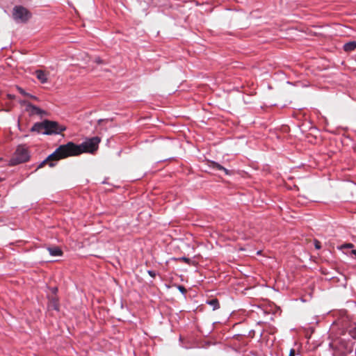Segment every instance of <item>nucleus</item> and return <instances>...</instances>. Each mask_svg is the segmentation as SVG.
I'll list each match as a JSON object with an SVG mask.
<instances>
[{
	"label": "nucleus",
	"mask_w": 356,
	"mask_h": 356,
	"mask_svg": "<svg viewBox=\"0 0 356 356\" xmlns=\"http://www.w3.org/2000/svg\"><path fill=\"white\" fill-rule=\"evenodd\" d=\"M100 141L99 137L95 136L86 140L81 145H76L72 142L61 145L42 161L37 169L42 168L45 165H49L51 168L54 167L56 161L69 156H78L83 152L94 153L97 150Z\"/></svg>",
	"instance_id": "1"
},
{
	"label": "nucleus",
	"mask_w": 356,
	"mask_h": 356,
	"mask_svg": "<svg viewBox=\"0 0 356 356\" xmlns=\"http://www.w3.org/2000/svg\"><path fill=\"white\" fill-rule=\"evenodd\" d=\"M29 159L28 148L25 145H19L9 163L10 165H16L28 161Z\"/></svg>",
	"instance_id": "2"
},
{
	"label": "nucleus",
	"mask_w": 356,
	"mask_h": 356,
	"mask_svg": "<svg viewBox=\"0 0 356 356\" xmlns=\"http://www.w3.org/2000/svg\"><path fill=\"white\" fill-rule=\"evenodd\" d=\"M45 131L43 134H59L66 129L65 126L60 125L57 122L45 120Z\"/></svg>",
	"instance_id": "3"
},
{
	"label": "nucleus",
	"mask_w": 356,
	"mask_h": 356,
	"mask_svg": "<svg viewBox=\"0 0 356 356\" xmlns=\"http://www.w3.org/2000/svg\"><path fill=\"white\" fill-rule=\"evenodd\" d=\"M13 16L14 19H20L22 22H25L30 19L31 13L22 6H15L13 8Z\"/></svg>",
	"instance_id": "4"
},
{
	"label": "nucleus",
	"mask_w": 356,
	"mask_h": 356,
	"mask_svg": "<svg viewBox=\"0 0 356 356\" xmlns=\"http://www.w3.org/2000/svg\"><path fill=\"white\" fill-rule=\"evenodd\" d=\"M25 111L29 113L30 116L34 115H43L47 113L44 110L40 109L39 107L31 104H28V108H25Z\"/></svg>",
	"instance_id": "5"
},
{
	"label": "nucleus",
	"mask_w": 356,
	"mask_h": 356,
	"mask_svg": "<svg viewBox=\"0 0 356 356\" xmlns=\"http://www.w3.org/2000/svg\"><path fill=\"white\" fill-rule=\"evenodd\" d=\"M45 120L41 122H36L31 127V131L43 134V131H45Z\"/></svg>",
	"instance_id": "6"
},
{
	"label": "nucleus",
	"mask_w": 356,
	"mask_h": 356,
	"mask_svg": "<svg viewBox=\"0 0 356 356\" xmlns=\"http://www.w3.org/2000/svg\"><path fill=\"white\" fill-rule=\"evenodd\" d=\"M35 74L38 79L41 83H44L47 82V74L45 72L40 70H38L35 71Z\"/></svg>",
	"instance_id": "7"
},
{
	"label": "nucleus",
	"mask_w": 356,
	"mask_h": 356,
	"mask_svg": "<svg viewBox=\"0 0 356 356\" xmlns=\"http://www.w3.org/2000/svg\"><path fill=\"white\" fill-rule=\"evenodd\" d=\"M49 254L53 257L61 256L63 254V251L61 249L57 246L49 247L47 248Z\"/></svg>",
	"instance_id": "8"
},
{
	"label": "nucleus",
	"mask_w": 356,
	"mask_h": 356,
	"mask_svg": "<svg viewBox=\"0 0 356 356\" xmlns=\"http://www.w3.org/2000/svg\"><path fill=\"white\" fill-rule=\"evenodd\" d=\"M210 166L212 168H213V169L223 171L225 172V174L227 175H231V172H230V171L229 170L226 169L222 165H220L219 163H216L215 161H212L211 163Z\"/></svg>",
	"instance_id": "9"
},
{
	"label": "nucleus",
	"mask_w": 356,
	"mask_h": 356,
	"mask_svg": "<svg viewBox=\"0 0 356 356\" xmlns=\"http://www.w3.org/2000/svg\"><path fill=\"white\" fill-rule=\"evenodd\" d=\"M356 49V42L351 41L343 45V50L346 52H350Z\"/></svg>",
	"instance_id": "10"
},
{
	"label": "nucleus",
	"mask_w": 356,
	"mask_h": 356,
	"mask_svg": "<svg viewBox=\"0 0 356 356\" xmlns=\"http://www.w3.org/2000/svg\"><path fill=\"white\" fill-rule=\"evenodd\" d=\"M207 302L213 307V310H216L220 307L219 302L216 298L209 300Z\"/></svg>",
	"instance_id": "11"
},
{
	"label": "nucleus",
	"mask_w": 356,
	"mask_h": 356,
	"mask_svg": "<svg viewBox=\"0 0 356 356\" xmlns=\"http://www.w3.org/2000/svg\"><path fill=\"white\" fill-rule=\"evenodd\" d=\"M17 90L19 91V92L20 94H22V95L25 96V97H28L29 96V93H27L25 92V90L22 88L21 87H19V86H17Z\"/></svg>",
	"instance_id": "12"
},
{
	"label": "nucleus",
	"mask_w": 356,
	"mask_h": 356,
	"mask_svg": "<svg viewBox=\"0 0 356 356\" xmlns=\"http://www.w3.org/2000/svg\"><path fill=\"white\" fill-rule=\"evenodd\" d=\"M354 247V245L353 243H344L343 245H342L341 246V249H343V248H348V249H350V248H353Z\"/></svg>",
	"instance_id": "13"
},
{
	"label": "nucleus",
	"mask_w": 356,
	"mask_h": 356,
	"mask_svg": "<svg viewBox=\"0 0 356 356\" xmlns=\"http://www.w3.org/2000/svg\"><path fill=\"white\" fill-rule=\"evenodd\" d=\"M178 260L179 261H182L188 264H190L191 262V260L189 259V258H187V257H180L178 259Z\"/></svg>",
	"instance_id": "14"
},
{
	"label": "nucleus",
	"mask_w": 356,
	"mask_h": 356,
	"mask_svg": "<svg viewBox=\"0 0 356 356\" xmlns=\"http://www.w3.org/2000/svg\"><path fill=\"white\" fill-rule=\"evenodd\" d=\"M19 104L22 106H26L25 108H28V104H31V103L26 100H21V101H19Z\"/></svg>",
	"instance_id": "15"
},
{
	"label": "nucleus",
	"mask_w": 356,
	"mask_h": 356,
	"mask_svg": "<svg viewBox=\"0 0 356 356\" xmlns=\"http://www.w3.org/2000/svg\"><path fill=\"white\" fill-rule=\"evenodd\" d=\"M350 334L351 335V337L354 339L356 338V329H353L351 330H350Z\"/></svg>",
	"instance_id": "16"
},
{
	"label": "nucleus",
	"mask_w": 356,
	"mask_h": 356,
	"mask_svg": "<svg viewBox=\"0 0 356 356\" xmlns=\"http://www.w3.org/2000/svg\"><path fill=\"white\" fill-rule=\"evenodd\" d=\"M334 356H347L346 353H338V352H336L334 354Z\"/></svg>",
	"instance_id": "17"
},
{
	"label": "nucleus",
	"mask_w": 356,
	"mask_h": 356,
	"mask_svg": "<svg viewBox=\"0 0 356 356\" xmlns=\"http://www.w3.org/2000/svg\"><path fill=\"white\" fill-rule=\"evenodd\" d=\"M315 248L316 249H320L321 248V243L318 241H315Z\"/></svg>",
	"instance_id": "18"
},
{
	"label": "nucleus",
	"mask_w": 356,
	"mask_h": 356,
	"mask_svg": "<svg viewBox=\"0 0 356 356\" xmlns=\"http://www.w3.org/2000/svg\"><path fill=\"white\" fill-rule=\"evenodd\" d=\"M148 274L152 277H154L156 276L155 272L152 270H148Z\"/></svg>",
	"instance_id": "19"
},
{
	"label": "nucleus",
	"mask_w": 356,
	"mask_h": 356,
	"mask_svg": "<svg viewBox=\"0 0 356 356\" xmlns=\"http://www.w3.org/2000/svg\"><path fill=\"white\" fill-rule=\"evenodd\" d=\"M95 62L98 63V64L103 63V61H102V60L100 58H95Z\"/></svg>",
	"instance_id": "20"
},
{
	"label": "nucleus",
	"mask_w": 356,
	"mask_h": 356,
	"mask_svg": "<svg viewBox=\"0 0 356 356\" xmlns=\"http://www.w3.org/2000/svg\"><path fill=\"white\" fill-rule=\"evenodd\" d=\"M28 97L33 100L38 101V98L37 97L31 95V94H29V96H28Z\"/></svg>",
	"instance_id": "21"
},
{
	"label": "nucleus",
	"mask_w": 356,
	"mask_h": 356,
	"mask_svg": "<svg viewBox=\"0 0 356 356\" xmlns=\"http://www.w3.org/2000/svg\"><path fill=\"white\" fill-rule=\"evenodd\" d=\"M179 289L183 293L186 292V289L183 286H179Z\"/></svg>",
	"instance_id": "22"
},
{
	"label": "nucleus",
	"mask_w": 356,
	"mask_h": 356,
	"mask_svg": "<svg viewBox=\"0 0 356 356\" xmlns=\"http://www.w3.org/2000/svg\"><path fill=\"white\" fill-rule=\"evenodd\" d=\"M289 356H295V350L293 349L290 350Z\"/></svg>",
	"instance_id": "23"
},
{
	"label": "nucleus",
	"mask_w": 356,
	"mask_h": 356,
	"mask_svg": "<svg viewBox=\"0 0 356 356\" xmlns=\"http://www.w3.org/2000/svg\"><path fill=\"white\" fill-rule=\"evenodd\" d=\"M108 120L100 119V120H98V124H102V122H105V121H106V122H107Z\"/></svg>",
	"instance_id": "24"
},
{
	"label": "nucleus",
	"mask_w": 356,
	"mask_h": 356,
	"mask_svg": "<svg viewBox=\"0 0 356 356\" xmlns=\"http://www.w3.org/2000/svg\"><path fill=\"white\" fill-rule=\"evenodd\" d=\"M8 97H9L10 99H13V96L11 95H9Z\"/></svg>",
	"instance_id": "25"
},
{
	"label": "nucleus",
	"mask_w": 356,
	"mask_h": 356,
	"mask_svg": "<svg viewBox=\"0 0 356 356\" xmlns=\"http://www.w3.org/2000/svg\"><path fill=\"white\" fill-rule=\"evenodd\" d=\"M0 160H1V159H0Z\"/></svg>",
	"instance_id": "26"
}]
</instances>
